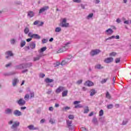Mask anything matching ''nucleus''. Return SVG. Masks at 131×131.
<instances>
[{"label":"nucleus","mask_w":131,"mask_h":131,"mask_svg":"<svg viewBox=\"0 0 131 131\" xmlns=\"http://www.w3.org/2000/svg\"><path fill=\"white\" fill-rule=\"evenodd\" d=\"M67 22V20L66 18H63L62 21L60 23V26L61 27H65L66 28L69 27V23Z\"/></svg>","instance_id":"f257e3e1"},{"label":"nucleus","mask_w":131,"mask_h":131,"mask_svg":"<svg viewBox=\"0 0 131 131\" xmlns=\"http://www.w3.org/2000/svg\"><path fill=\"white\" fill-rule=\"evenodd\" d=\"M100 53H101V50L99 49H95V50H92L90 52V54L91 55V56H94L96 55H98V54H100Z\"/></svg>","instance_id":"f03ea898"},{"label":"nucleus","mask_w":131,"mask_h":131,"mask_svg":"<svg viewBox=\"0 0 131 131\" xmlns=\"http://www.w3.org/2000/svg\"><path fill=\"white\" fill-rule=\"evenodd\" d=\"M65 88L62 86H59L56 90L55 93L56 94H60L61 92H62V91H64Z\"/></svg>","instance_id":"7ed1b4c3"},{"label":"nucleus","mask_w":131,"mask_h":131,"mask_svg":"<svg viewBox=\"0 0 131 131\" xmlns=\"http://www.w3.org/2000/svg\"><path fill=\"white\" fill-rule=\"evenodd\" d=\"M13 114L16 117L21 116L22 115V113L20 112V111L16 110L14 111Z\"/></svg>","instance_id":"20e7f679"},{"label":"nucleus","mask_w":131,"mask_h":131,"mask_svg":"<svg viewBox=\"0 0 131 131\" xmlns=\"http://www.w3.org/2000/svg\"><path fill=\"white\" fill-rule=\"evenodd\" d=\"M17 103L18 104H19L20 106H24L26 102L25 101V100H23V99L20 98L19 100H18Z\"/></svg>","instance_id":"39448f33"},{"label":"nucleus","mask_w":131,"mask_h":131,"mask_svg":"<svg viewBox=\"0 0 131 131\" xmlns=\"http://www.w3.org/2000/svg\"><path fill=\"white\" fill-rule=\"evenodd\" d=\"M69 60H70L69 58H67L64 60H62L60 65H61V66H64V65L68 64L70 62L69 61Z\"/></svg>","instance_id":"423d86ee"},{"label":"nucleus","mask_w":131,"mask_h":131,"mask_svg":"<svg viewBox=\"0 0 131 131\" xmlns=\"http://www.w3.org/2000/svg\"><path fill=\"white\" fill-rule=\"evenodd\" d=\"M20 124V123L18 122V121H16L13 122L11 128H16V127H18L19 126V125Z\"/></svg>","instance_id":"0eeeda50"},{"label":"nucleus","mask_w":131,"mask_h":131,"mask_svg":"<svg viewBox=\"0 0 131 131\" xmlns=\"http://www.w3.org/2000/svg\"><path fill=\"white\" fill-rule=\"evenodd\" d=\"M49 6H45L43 8H41L39 11V14H41V13H43L47 10H49Z\"/></svg>","instance_id":"6e6552de"},{"label":"nucleus","mask_w":131,"mask_h":131,"mask_svg":"<svg viewBox=\"0 0 131 131\" xmlns=\"http://www.w3.org/2000/svg\"><path fill=\"white\" fill-rule=\"evenodd\" d=\"M84 85L87 86H93L94 83L90 80H88L84 83Z\"/></svg>","instance_id":"1a4fd4ad"},{"label":"nucleus","mask_w":131,"mask_h":131,"mask_svg":"<svg viewBox=\"0 0 131 131\" xmlns=\"http://www.w3.org/2000/svg\"><path fill=\"white\" fill-rule=\"evenodd\" d=\"M67 51V49H66V47H63L62 48H60L59 50H58L57 51V54H60V53H64V52H66Z\"/></svg>","instance_id":"9d476101"},{"label":"nucleus","mask_w":131,"mask_h":131,"mask_svg":"<svg viewBox=\"0 0 131 131\" xmlns=\"http://www.w3.org/2000/svg\"><path fill=\"white\" fill-rule=\"evenodd\" d=\"M105 63H111V62H113V57H107L104 60Z\"/></svg>","instance_id":"9b49d317"},{"label":"nucleus","mask_w":131,"mask_h":131,"mask_svg":"<svg viewBox=\"0 0 131 131\" xmlns=\"http://www.w3.org/2000/svg\"><path fill=\"white\" fill-rule=\"evenodd\" d=\"M105 32L107 35H111V34L114 32V31H113V30H112L111 28H109L105 31Z\"/></svg>","instance_id":"f8f14e48"},{"label":"nucleus","mask_w":131,"mask_h":131,"mask_svg":"<svg viewBox=\"0 0 131 131\" xmlns=\"http://www.w3.org/2000/svg\"><path fill=\"white\" fill-rule=\"evenodd\" d=\"M28 128L30 130H36L37 129H38V127H34V125H30L28 126Z\"/></svg>","instance_id":"ddd939ff"},{"label":"nucleus","mask_w":131,"mask_h":131,"mask_svg":"<svg viewBox=\"0 0 131 131\" xmlns=\"http://www.w3.org/2000/svg\"><path fill=\"white\" fill-rule=\"evenodd\" d=\"M33 24L34 25H38V26H42L43 22H40L39 20H36L34 22Z\"/></svg>","instance_id":"4468645a"},{"label":"nucleus","mask_w":131,"mask_h":131,"mask_svg":"<svg viewBox=\"0 0 131 131\" xmlns=\"http://www.w3.org/2000/svg\"><path fill=\"white\" fill-rule=\"evenodd\" d=\"M18 82H19V80L17 78H14L12 81V85H13V86H16Z\"/></svg>","instance_id":"2eb2a0df"},{"label":"nucleus","mask_w":131,"mask_h":131,"mask_svg":"<svg viewBox=\"0 0 131 131\" xmlns=\"http://www.w3.org/2000/svg\"><path fill=\"white\" fill-rule=\"evenodd\" d=\"M36 46V45L35 44V42H32L30 44V48H31V49H35Z\"/></svg>","instance_id":"dca6fc26"},{"label":"nucleus","mask_w":131,"mask_h":131,"mask_svg":"<svg viewBox=\"0 0 131 131\" xmlns=\"http://www.w3.org/2000/svg\"><path fill=\"white\" fill-rule=\"evenodd\" d=\"M96 93H97V92H96V90L95 89H92L90 91V96L91 97L93 96H95Z\"/></svg>","instance_id":"f3484780"},{"label":"nucleus","mask_w":131,"mask_h":131,"mask_svg":"<svg viewBox=\"0 0 131 131\" xmlns=\"http://www.w3.org/2000/svg\"><path fill=\"white\" fill-rule=\"evenodd\" d=\"M53 81H54V80L50 79V78H47L46 79H45V82L47 83H50L51 82H53Z\"/></svg>","instance_id":"a211bd4d"},{"label":"nucleus","mask_w":131,"mask_h":131,"mask_svg":"<svg viewBox=\"0 0 131 131\" xmlns=\"http://www.w3.org/2000/svg\"><path fill=\"white\" fill-rule=\"evenodd\" d=\"M33 38H35V39H40V36L37 34H33Z\"/></svg>","instance_id":"6ab92c4d"},{"label":"nucleus","mask_w":131,"mask_h":131,"mask_svg":"<svg viewBox=\"0 0 131 131\" xmlns=\"http://www.w3.org/2000/svg\"><path fill=\"white\" fill-rule=\"evenodd\" d=\"M67 124L68 126H69V128H70V127L72 126V121L67 120Z\"/></svg>","instance_id":"aec40b11"},{"label":"nucleus","mask_w":131,"mask_h":131,"mask_svg":"<svg viewBox=\"0 0 131 131\" xmlns=\"http://www.w3.org/2000/svg\"><path fill=\"white\" fill-rule=\"evenodd\" d=\"M6 114H12V110L10 108H7L5 110Z\"/></svg>","instance_id":"412c9836"},{"label":"nucleus","mask_w":131,"mask_h":131,"mask_svg":"<svg viewBox=\"0 0 131 131\" xmlns=\"http://www.w3.org/2000/svg\"><path fill=\"white\" fill-rule=\"evenodd\" d=\"M28 16H29L30 18H32L33 16H34V14L33 13V11H29L28 13Z\"/></svg>","instance_id":"4be33fe9"},{"label":"nucleus","mask_w":131,"mask_h":131,"mask_svg":"<svg viewBox=\"0 0 131 131\" xmlns=\"http://www.w3.org/2000/svg\"><path fill=\"white\" fill-rule=\"evenodd\" d=\"M68 94V90H65L63 92H62V97H66Z\"/></svg>","instance_id":"5701e85b"},{"label":"nucleus","mask_w":131,"mask_h":131,"mask_svg":"<svg viewBox=\"0 0 131 131\" xmlns=\"http://www.w3.org/2000/svg\"><path fill=\"white\" fill-rule=\"evenodd\" d=\"M105 97L107 99H111V95H110V93H109V92L107 91L106 93L105 94Z\"/></svg>","instance_id":"b1692460"},{"label":"nucleus","mask_w":131,"mask_h":131,"mask_svg":"<svg viewBox=\"0 0 131 131\" xmlns=\"http://www.w3.org/2000/svg\"><path fill=\"white\" fill-rule=\"evenodd\" d=\"M95 68L96 69H103L104 68L103 67H101V64H97Z\"/></svg>","instance_id":"393cba45"},{"label":"nucleus","mask_w":131,"mask_h":131,"mask_svg":"<svg viewBox=\"0 0 131 131\" xmlns=\"http://www.w3.org/2000/svg\"><path fill=\"white\" fill-rule=\"evenodd\" d=\"M6 55H8V56H10V57H12L13 56V53H12V51H8L6 53Z\"/></svg>","instance_id":"a878e982"},{"label":"nucleus","mask_w":131,"mask_h":131,"mask_svg":"<svg viewBox=\"0 0 131 131\" xmlns=\"http://www.w3.org/2000/svg\"><path fill=\"white\" fill-rule=\"evenodd\" d=\"M25 45H26V42L24 40H21V41L20 42L21 48H23V47H24V46H25Z\"/></svg>","instance_id":"bb28decb"},{"label":"nucleus","mask_w":131,"mask_h":131,"mask_svg":"<svg viewBox=\"0 0 131 131\" xmlns=\"http://www.w3.org/2000/svg\"><path fill=\"white\" fill-rule=\"evenodd\" d=\"M116 55H117V53H116V52H112L110 54V56L111 57H115Z\"/></svg>","instance_id":"cd10ccee"},{"label":"nucleus","mask_w":131,"mask_h":131,"mask_svg":"<svg viewBox=\"0 0 131 131\" xmlns=\"http://www.w3.org/2000/svg\"><path fill=\"white\" fill-rule=\"evenodd\" d=\"M40 57L41 56H38L37 57H34L33 61H38V60H39L40 59Z\"/></svg>","instance_id":"c85d7f7f"},{"label":"nucleus","mask_w":131,"mask_h":131,"mask_svg":"<svg viewBox=\"0 0 131 131\" xmlns=\"http://www.w3.org/2000/svg\"><path fill=\"white\" fill-rule=\"evenodd\" d=\"M46 50H47V47H42V48H41L40 50L39 51V53H42V52H45Z\"/></svg>","instance_id":"c756f323"},{"label":"nucleus","mask_w":131,"mask_h":131,"mask_svg":"<svg viewBox=\"0 0 131 131\" xmlns=\"http://www.w3.org/2000/svg\"><path fill=\"white\" fill-rule=\"evenodd\" d=\"M24 32L26 34H27L29 32V29L28 27L26 28L24 30Z\"/></svg>","instance_id":"7c9ffc66"},{"label":"nucleus","mask_w":131,"mask_h":131,"mask_svg":"<svg viewBox=\"0 0 131 131\" xmlns=\"http://www.w3.org/2000/svg\"><path fill=\"white\" fill-rule=\"evenodd\" d=\"M25 100L28 101L29 100V94H26L25 96Z\"/></svg>","instance_id":"2f4dec72"},{"label":"nucleus","mask_w":131,"mask_h":131,"mask_svg":"<svg viewBox=\"0 0 131 131\" xmlns=\"http://www.w3.org/2000/svg\"><path fill=\"white\" fill-rule=\"evenodd\" d=\"M108 80V78L103 79L102 81H101V83H105Z\"/></svg>","instance_id":"473e14b6"},{"label":"nucleus","mask_w":131,"mask_h":131,"mask_svg":"<svg viewBox=\"0 0 131 131\" xmlns=\"http://www.w3.org/2000/svg\"><path fill=\"white\" fill-rule=\"evenodd\" d=\"M28 37L31 38H33V34L31 32L28 33Z\"/></svg>","instance_id":"72a5a7b5"},{"label":"nucleus","mask_w":131,"mask_h":131,"mask_svg":"<svg viewBox=\"0 0 131 131\" xmlns=\"http://www.w3.org/2000/svg\"><path fill=\"white\" fill-rule=\"evenodd\" d=\"M61 31V28L57 27L55 28V32H60Z\"/></svg>","instance_id":"f704fd0d"},{"label":"nucleus","mask_w":131,"mask_h":131,"mask_svg":"<svg viewBox=\"0 0 131 131\" xmlns=\"http://www.w3.org/2000/svg\"><path fill=\"white\" fill-rule=\"evenodd\" d=\"M103 114L104 111H103V110H100L99 112V116H103Z\"/></svg>","instance_id":"c9c22d12"},{"label":"nucleus","mask_w":131,"mask_h":131,"mask_svg":"<svg viewBox=\"0 0 131 131\" xmlns=\"http://www.w3.org/2000/svg\"><path fill=\"white\" fill-rule=\"evenodd\" d=\"M94 16L93 13H90L89 14V15L87 16V19H90V18H92Z\"/></svg>","instance_id":"e433bc0d"},{"label":"nucleus","mask_w":131,"mask_h":131,"mask_svg":"<svg viewBox=\"0 0 131 131\" xmlns=\"http://www.w3.org/2000/svg\"><path fill=\"white\" fill-rule=\"evenodd\" d=\"M69 118L71 120L74 119V116L73 115H70L69 116Z\"/></svg>","instance_id":"4c0bfd02"},{"label":"nucleus","mask_w":131,"mask_h":131,"mask_svg":"<svg viewBox=\"0 0 131 131\" xmlns=\"http://www.w3.org/2000/svg\"><path fill=\"white\" fill-rule=\"evenodd\" d=\"M92 122H93V123H95V124L98 123V120L97 119V118H94L93 119Z\"/></svg>","instance_id":"58836bf2"},{"label":"nucleus","mask_w":131,"mask_h":131,"mask_svg":"<svg viewBox=\"0 0 131 131\" xmlns=\"http://www.w3.org/2000/svg\"><path fill=\"white\" fill-rule=\"evenodd\" d=\"M119 62H120V58H116L115 63H119Z\"/></svg>","instance_id":"ea45409f"},{"label":"nucleus","mask_w":131,"mask_h":131,"mask_svg":"<svg viewBox=\"0 0 131 131\" xmlns=\"http://www.w3.org/2000/svg\"><path fill=\"white\" fill-rule=\"evenodd\" d=\"M113 38H115V36L113 35V36H112L107 38H106L105 40H108V39H112Z\"/></svg>","instance_id":"a19ab883"},{"label":"nucleus","mask_w":131,"mask_h":131,"mask_svg":"<svg viewBox=\"0 0 131 131\" xmlns=\"http://www.w3.org/2000/svg\"><path fill=\"white\" fill-rule=\"evenodd\" d=\"M75 108H82V105L81 104H77L75 106Z\"/></svg>","instance_id":"79ce46f5"},{"label":"nucleus","mask_w":131,"mask_h":131,"mask_svg":"<svg viewBox=\"0 0 131 131\" xmlns=\"http://www.w3.org/2000/svg\"><path fill=\"white\" fill-rule=\"evenodd\" d=\"M90 111V110L89 109V107H86V108L84 110V113H88V112Z\"/></svg>","instance_id":"37998d69"},{"label":"nucleus","mask_w":131,"mask_h":131,"mask_svg":"<svg viewBox=\"0 0 131 131\" xmlns=\"http://www.w3.org/2000/svg\"><path fill=\"white\" fill-rule=\"evenodd\" d=\"M74 3H77L78 4H79L81 3V0H73Z\"/></svg>","instance_id":"c03bdc74"},{"label":"nucleus","mask_w":131,"mask_h":131,"mask_svg":"<svg viewBox=\"0 0 131 131\" xmlns=\"http://www.w3.org/2000/svg\"><path fill=\"white\" fill-rule=\"evenodd\" d=\"M30 98H34V92L30 93Z\"/></svg>","instance_id":"a18cd8bd"},{"label":"nucleus","mask_w":131,"mask_h":131,"mask_svg":"<svg viewBox=\"0 0 131 131\" xmlns=\"http://www.w3.org/2000/svg\"><path fill=\"white\" fill-rule=\"evenodd\" d=\"M113 105L112 104H110L108 105H107V109H112V108H113Z\"/></svg>","instance_id":"49530a36"},{"label":"nucleus","mask_w":131,"mask_h":131,"mask_svg":"<svg viewBox=\"0 0 131 131\" xmlns=\"http://www.w3.org/2000/svg\"><path fill=\"white\" fill-rule=\"evenodd\" d=\"M47 42H48V40L47 39H43L42 40V43H47Z\"/></svg>","instance_id":"de8ad7c7"},{"label":"nucleus","mask_w":131,"mask_h":131,"mask_svg":"<svg viewBox=\"0 0 131 131\" xmlns=\"http://www.w3.org/2000/svg\"><path fill=\"white\" fill-rule=\"evenodd\" d=\"M81 131H88V129H86L85 127H82L81 128Z\"/></svg>","instance_id":"09e8293b"},{"label":"nucleus","mask_w":131,"mask_h":131,"mask_svg":"<svg viewBox=\"0 0 131 131\" xmlns=\"http://www.w3.org/2000/svg\"><path fill=\"white\" fill-rule=\"evenodd\" d=\"M82 80H79L77 81V84H80V83H82Z\"/></svg>","instance_id":"8fccbe9b"},{"label":"nucleus","mask_w":131,"mask_h":131,"mask_svg":"<svg viewBox=\"0 0 131 131\" xmlns=\"http://www.w3.org/2000/svg\"><path fill=\"white\" fill-rule=\"evenodd\" d=\"M45 76L46 75H45V74H40V77H41V78H43V77H45Z\"/></svg>","instance_id":"3c124183"},{"label":"nucleus","mask_w":131,"mask_h":131,"mask_svg":"<svg viewBox=\"0 0 131 131\" xmlns=\"http://www.w3.org/2000/svg\"><path fill=\"white\" fill-rule=\"evenodd\" d=\"M49 122H50V123H52V124L55 123V121L52 119H51L50 120Z\"/></svg>","instance_id":"603ef678"},{"label":"nucleus","mask_w":131,"mask_h":131,"mask_svg":"<svg viewBox=\"0 0 131 131\" xmlns=\"http://www.w3.org/2000/svg\"><path fill=\"white\" fill-rule=\"evenodd\" d=\"M79 103H80V101H74V105H77V104H79Z\"/></svg>","instance_id":"864d4df0"},{"label":"nucleus","mask_w":131,"mask_h":131,"mask_svg":"<svg viewBox=\"0 0 131 131\" xmlns=\"http://www.w3.org/2000/svg\"><path fill=\"white\" fill-rule=\"evenodd\" d=\"M12 65V63H9L5 66V67L8 68V67H10Z\"/></svg>","instance_id":"5fc2aeb1"},{"label":"nucleus","mask_w":131,"mask_h":131,"mask_svg":"<svg viewBox=\"0 0 131 131\" xmlns=\"http://www.w3.org/2000/svg\"><path fill=\"white\" fill-rule=\"evenodd\" d=\"M31 40H32V38H28V39H27V40H26V41H27L28 42H29V41H31Z\"/></svg>","instance_id":"6e6d98bb"},{"label":"nucleus","mask_w":131,"mask_h":131,"mask_svg":"<svg viewBox=\"0 0 131 131\" xmlns=\"http://www.w3.org/2000/svg\"><path fill=\"white\" fill-rule=\"evenodd\" d=\"M11 43H12V45H14V43H15V39H11Z\"/></svg>","instance_id":"4d7b16f0"},{"label":"nucleus","mask_w":131,"mask_h":131,"mask_svg":"<svg viewBox=\"0 0 131 131\" xmlns=\"http://www.w3.org/2000/svg\"><path fill=\"white\" fill-rule=\"evenodd\" d=\"M115 80H116V77H113V83H115Z\"/></svg>","instance_id":"13d9d810"},{"label":"nucleus","mask_w":131,"mask_h":131,"mask_svg":"<svg viewBox=\"0 0 131 131\" xmlns=\"http://www.w3.org/2000/svg\"><path fill=\"white\" fill-rule=\"evenodd\" d=\"M45 121H46V120H45V119H42L40 120V123H43V122H45Z\"/></svg>","instance_id":"bf43d9fd"},{"label":"nucleus","mask_w":131,"mask_h":131,"mask_svg":"<svg viewBox=\"0 0 131 131\" xmlns=\"http://www.w3.org/2000/svg\"><path fill=\"white\" fill-rule=\"evenodd\" d=\"M49 111H53V110H54V108L53 107L51 106L49 107Z\"/></svg>","instance_id":"052dcab7"},{"label":"nucleus","mask_w":131,"mask_h":131,"mask_svg":"<svg viewBox=\"0 0 131 131\" xmlns=\"http://www.w3.org/2000/svg\"><path fill=\"white\" fill-rule=\"evenodd\" d=\"M65 110H69V109H70V107L69 106H66V107H64Z\"/></svg>","instance_id":"680f3d73"},{"label":"nucleus","mask_w":131,"mask_h":131,"mask_svg":"<svg viewBox=\"0 0 131 131\" xmlns=\"http://www.w3.org/2000/svg\"><path fill=\"white\" fill-rule=\"evenodd\" d=\"M94 115V112H92L89 115V116H93Z\"/></svg>","instance_id":"e2e57ef3"},{"label":"nucleus","mask_w":131,"mask_h":131,"mask_svg":"<svg viewBox=\"0 0 131 131\" xmlns=\"http://www.w3.org/2000/svg\"><path fill=\"white\" fill-rule=\"evenodd\" d=\"M20 109L21 110H25V109H26V106L21 107Z\"/></svg>","instance_id":"0e129e2a"},{"label":"nucleus","mask_w":131,"mask_h":131,"mask_svg":"<svg viewBox=\"0 0 131 131\" xmlns=\"http://www.w3.org/2000/svg\"><path fill=\"white\" fill-rule=\"evenodd\" d=\"M116 22H117V23H120V22H121L120 19L118 18V19L116 20Z\"/></svg>","instance_id":"69168bd1"},{"label":"nucleus","mask_w":131,"mask_h":131,"mask_svg":"<svg viewBox=\"0 0 131 131\" xmlns=\"http://www.w3.org/2000/svg\"><path fill=\"white\" fill-rule=\"evenodd\" d=\"M115 38L116 39H119V35H117V36L115 37Z\"/></svg>","instance_id":"338daca9"},{"label":"nucleus","mask_w":131,"mask_h":131,"mask_svg":"<svg viewBox=\"0 0 131 131\" xmlns=\"http://www.w3.org/2000/svg\"><path fill=\"white\" fill-rule=\"evenodd\" d=\"M59 104H58V103H56L55 104V107H59Z\"/></svg>","instance_id":"774afa93"}]
</instances>
